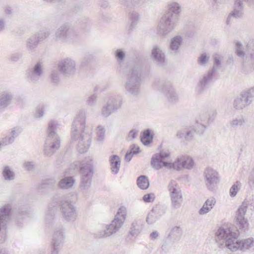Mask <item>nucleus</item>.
I'll return each instance as SVG.
<instances>
[{"mask_svg": "<svg viewBox=\"0 0 254 254\" xmlns=\"http://www.w3.org/2000/svg\"><path fill=\"white\" fill-rule=\"evenodd\" d=\"M215 241L218 247L221 250L228 249L232 252L238 250L246 251L253 245L252 238L239 241L237 239V233L232 231L230 228L220 227L215 233Z\"/></svg>", "mask_w": 254, "mask_h": 254, "instance_id": "obj_1", "label": "nucleus"}, {"mask_svg": "<svg viewBox=\"0 0 254 254\" xmlns=\"http://www.w3.org/2000/svg\"><path fill=\"white\" fill-rule=\"evenodd\" d=\"M86 119V112L84 110L79 111L73 121L71 128V139H79L77 149L80 153L86 152L91 143L90 135L85 131Z\"/></svg>", "mask_w": 254, "mask_h": 254, "instance_id": "obj_2", "label": "nucleus"}, {"mask_svg": "<svg viewBox=\"0 0 254 254\" xmlns=\"http://www.w3.org/2000/svg\"><path fill=\"white\" fill-rule=\"evenodd\" d=\"M126 76L124 87L127 94L133 97L137 96L140 92L142 73L137 66H131L127 71L123 72Z\"/></svg>", "mask_w": 254, "mask_h": 254, "instance_id": "obj_3", "label": "nucleus"}, {"mask_svg": "<svg viewBox=\"0 0 254 254\" xmlns=\"http://www.w3.org/2000/svg\"><path fill=\"white\" fill-rule=\"evenodd\" d=\"M127 215V209L124 206H121L111 223L106 226L105 229L98 232L100 238L109 237L119 231L123 226Z\"/></svg>", "mask_w": 254, "mask_h": 254, "instance_id": "obj_4", "label": "nucleus"}, {"mask_svg": "<svg viewBox=\"0 0 254 254\" xmlns=\"http://www.w3.org/2000/svg\"><path fill=\"white\" fill-rule=\"evenodd\" d=\"M79 38V34L71 23L66 22L56 30L54 34V39L57 42L64 43H72Z\"/></svg>", "mask_w": 254, "mask_h": 254, "instance_id": "obj_5", "label": "nucleus"}, {"mask_svg": "<svg viewBox=\"0 0 254 254\" xmlns=\"http://www.w3.org/2000/svg\"><path fill=\"white\" fill-rule=\"evenodd\" d=\"M59 125L54 121L49 124L47 129V137L45 141L44 152L47 156H50L60 146L59 137L56 132Z\"/></svg>", "mask_w": 254, "mask_h": 254, "instance_id": "obj_6", "label": "nucleus"}, {"mask_svg": "<svg viewBox=\"0 0 254 254\" xmlns=\"http://www.w3.org/2000/svg\"><path fill=\"white\" fill-rule=\"evenodd\" d=\"M75 166L79 168L81 174L80 189L86 192L91 185L92 178L93 175L92 163L91 160L88 159L82 162H76Z\"/></svg>", "mask_w": 254, "mask_h": 254, "instance_id": "obj_7", "label": "nucleus"}, {"mask_svg": "<svg viewBox=\"0 0 254 254\" xmlns=\"http://www.w3.org/2000/svg\"><path fill=\"white\" fill-rule=\"evenodd\" d=\"M153 86L154 89L162 92L169 102L174 103L178 100V96L170 82L156 79L154 81Z\"/></svg>", "mask_w": 254, "mask_h": 254, "instance_id": "obj_8", "label": "nucleus"}, {"mask_svg": "<svg viewBox=\"0 0 254 254\" xmlns=\"http://www.w3.org/2000/svg\"><path fill=\"white\" fill-rule=\"evenodd\" d=\"M178 22V20L173 16L164 15L158 25V34L162 36L168 35L175 29Z\"/></svg>", "mask_w": 254, "mask_h": 254, "instance_id": "obj_9", "label": "nucleus"}, {"mask_svg": "<svg viewBox=\"0 0 254 254\" xmlns=\"http://www.w3.org/2000/svg\"><path fill=\"white\" fill-rule=\"evenodd\" d=\"M248 205V201H244L236 212L237 225L239 229L241 230L246 231L249 227L248 220L245 217Z\"/></svg>", "mask_w": 254, "mask_h": 254, "instance_id": "obj_10", "label": "nucleus"}, {"mask_svg": "<svg viewBox=\"0 0 254 254\" xmlns=\"http://www.w3.org/2000/svg\"><path fill=\"white\" fill-rule=\"evenodd\" d=\"M60 203L61 210L65 220L68 222L74 221L78 216L76 207L68 201L61 200Z\"/></svg>", "mask_w": 254, "mask_h": 254, "instance_id": "obj_11", "label": "nucleus"}, {"mask_svg": "<svg viewBox=\"0 0 254 254\" xmlns=\"http://www.w3.org/2000/svg\"><path fill=\"white\" fill-rule=\"evenodd\" d=\"M76 62L70 58L62 59L58 63L59 71L65 76H70L76 72Z\"/></svg>", "mask_w": 254, "mask_h": 254, "instance_id": "obj_12", "label": "nucleus"}, {"mask_svg": "<svg viewBox=\"0 0 254 254\" xmlns=\"http://www.w3.org/2000/svg\"><path fill=\"white\" fill-rule=\"evenodd\" d=\"M244 2H248L249 4L254 2V0H235L233 10L228 15L227 19V24H229L233 18H239L242 16Z\"/></svg>", "mask_w": 254, "mask_h": 254, "instance_id": "obj_13", "label": "nucleus"}, {"mask_svg": "<svg viewBox=\"0 0 254 254\" xmlns=\"http://www.w3.org/2000/svg\"><path fill=\"white\" fill-rule=\"evenodd\" d=\"M215 74L212 70H208L206 73L199 78L198 82L196 84L195 90L198 94H203L208 88L214 79Z\"/></svg>", "mask_w": 254, "mask_h": 254, "instance_id": "obj_14", "label": "nucleus"}, {"mask_svg": "<svg viewBox=\"0 0 254 254\" xmlns=\"http://www.w3.org/2000/svg\"><path fill=\"white\" fill-rule=\"evenodd\" d=\"M44 73L42 63L38 62L27 70V77L32 83H37Z\"/></svg>", "mask_w": 254, "mask_h": 254, "instance_id": "obj_15", "label": "nucleus"}, {"mask_svg": "<svg viewBox=\"0 0 254 254\" xmlns=\"http://www.w3.org/2000/svg\"><path fill=\"white\" fill-rule=\"evenodd\" d=\"M170 152L168 150H162L158 153L154 154L151 158V166L156 170H159L165 167V163L169 162L165 161V159L170 156Z\"/></svg>", "mask_w": 254, "mask_h": 254, "instance_id": "obj_16", "label": "nucleus"}, {"mask_svg": "<svg viewBox=\"0 0 254 254\" xmlns=\"http://www.w3.org/2000/svg\"><path fill=\"white\" fill-rule=\"evenodd\" d=\"M183 44V38L180 35H176L170 40L168 47V53L177 55L180 53V48Z\"/></svg>", "mask_w": 254, "mask_h": 254, "instance_id": "obj_17", "label": "nucleus"}, {"mask_svg": "<svg viewBox=\"0 0 254 254\" xmlns=\"http://www.w3.org/2000/svg\"><path fill=\"white\" fill-rule=\"evenodd\" d=\"M151 57L157 64L163 65L165 62V55L162 48L158 45L153 47Z\"/></svg>", "mask_w": 254, "mask_h": 254, "instance_id": "obj_18", "label": "nucleus"}, {"mask_svg": "<svg viewBox=\"0 0 254 254\" xmlns=\"http://www.w3.org/2000/svg\"><path fill=\"white\" fill-rule=\"evenodd\" d=\"M204 179L206 186L210 188L218 183L219 179L218 173L212 168H207L204 172Z\"/></svg>", "mask_w": 254, "mask_h": 254, "instance_id": "obj_19", "label": "nucleus"}, {"mask_svg": "<svg viewBox=\"0 0 254 254\" xmlns=\"http://www.w3.org/2000/svg\"><path fill=\"white\" fill-rule=\"evenodd\" d=\"M115 56L118 64V70L122 72L128 70L131 66L124 67V63L126 58L125 52L122 49H118L115 52Z\"/></svg>", "mask_w": 254, "mask_h": 254, "instance_id": "obj_20", "label": "nucleus"}, {"mask_svg": "<svg viewBox=\"0 0 254 254\" xmlns=\"http://www.w3.org/2000/svg\"><path fill=\"white\" fill-rule=\"evenodd\" d=\"M11 210L10 204H5L0 208V225L6 226L10 219Z\"/></svg>", "mask_w": 254, "mask_h": 254, "instance_id": "obj_21", "label": "nucleus"}, {"mask_svg": "<svg viewBox=\"0 0 254 254\" xmlns=\"http://www.w3.org/2000/svg\"><path fill=\"white\" fill-rule=\"evenodd\" d=\"M143 229V221L141 220H135L131 224L128 237L131 239L135 238Z\"/></svg>", "mask_w": 254, "mask_h": 254, "instance_id": "obj_22", "label": "nucleus"}, {"mask_svg": "<svg viewBox=\"0 0 254 254\" xmlns=\"http://www.w3.org/2000/svg\"><path fill=\"white\" fill-rule=\"evenodd\" d=\"M181 12L180 4L176 2H171L168 4V10L164 15L173 16L179 20V15Z\"/></svg>", "mask_w": 254, "mask_h": 254, "instance_id": "obj_23", "label": "nucleus"}, {"mask_svg": "<svg viewBox=\"0 0 254 254\" xmlns=\"http://www.w3.org/2000/svg\"><path fill=\"white\" fill-rule=\"evenodd\" d=\"M234 53L242 61L243 65L246 64V60L247 56L245 48L243 44L239 41H235L234 42Z\"/></svg>", "mask_w": 254, "mask_h": 254, "instance_id": "obj_24", "label": "nucleus"}, {"mask_svg": "<svg viewBox=\"0 0 254 254\" xmlns=\"http://www.w3.org/2000/svg\"><path fill=\"white\" fill-rule=\"evenodd\" d=\"M245 123V119L242 116H236L230 119L228 127L232 129H237L243 127Z\"/></svg>", "mask_w": 254, "mask_h": 254, "instance_id": "obj_25", "label": "nucleus"}, {"mask_svg": "<svg viewBox=\"0 0 254 254\" xmlns=\"http://www.w3.org/2000/svg\"><path fill=\"white\" fill-rule=\"evenodd\" d=\"M251 104L249 100L242 93L239 97L234 100L233 107L235 109L240 110L247 107Z\"/></svg>", "mask_w": 254, "mask_h": 254, "instance_id": "obj_26", "label": "nucleus"}, {"mask_svg": "<svg viewBox=\"0 0 254 254\" xmlns=\"http://www.w3.org/2000/svg\"><path fill=\"white\" fill-rule=\"evenodd\" d=\"M216 204V200L213 197L208 198L203 203L202 207L199 210L198 214L204 215L210 212Z\"/></svg>", "mask_w": 254, "mask_h": 254, "instance_id": "obj_27", "label": "nucleus"}, {"mask_svg": "<svg viewBox=\"0 0 254 254\" xmlns=\"http://www.w3.org/2000/svg\"><path fill=\"white\" fill-rule=\"evenodd\" d=\"M65 238L63 228H57L55 229L53 236V245L59 246L63 243Z\"/></svg>", "mask_w": 254, "mask_h": 254, "instance_id": "obj_28", "label": "nucleus"}, {"mask_svg": "<svg viewBox=\"0 0 254 254\" xmlns=\"http://www.w3.org/2000/svg\"><path fill=\"white\" fill-rule=\"evenodd\" d=\"M21 132L19 127H15L12 129L10 134L3 137L1 140L4 145H8L12 143L19 134Z\"/></svg>", "mask_w": 254, "mask_h": 254, "instance_id": "obj_29", "label": "nucleus"}, {"mask_svg": "<svg viewBox=\"0 0 254 254\" xmlns=\"http://www.w3.org/2000/svg\"><path fill=\"white\" fill-rule=\"evenodd\" d=\"M13 97L12 94L7 91L0 93V109L7 107L11 102Z\"/></svg>", "mask_w": 254, "mask_h": 254, "instance_id": "obj_30", "label": "nucleus"}, {"mask_svg": "<svg viewBox=\"0 0 254 254\" xmlns=\"http://www.w3.org/2000/svg\"><path fill=\"white\" fill-rule=\"evenodd\" d=\"M194 134V129L185 128L178 131L177 136L186 141H191L193 139Z\"/></svg>", "mask_w": 254, "mask_h": 254, "instance_id": "obj_31", "label": "nucleus"}, {"mask_svg": "<svg viewBox=\"0 0 254 254\" xmlns=\"http://www.w3.org/2000/svg\"><path fill=\"white\" fill-rule=\"evenodd\" d=\"M109 162L111 166V171L114 174L118 173L120 168V158L116 155H112L109 157Z\"/></svg>", "mask_w": 254, "mask_h": 254, "instance_id": "obj_32", "label": "nucleus"}, {"mask_svg": "<svg viewBox=\"0 0 254 254\" xmlns=\"http://www.w3.org/2000/svg\"><path fill=\"white\" fill-rule=\"evenodd\" d=\"M171 206L173 210H176L181 207L183 202L182 193L170 196Z\"/></svg>", "mask_w": 254, "mask_h": 254, "instance_id": "obj_33", "label": "nucleus"}, {"mask_svg": "<svg viewBox=\"0 0 254 254\" xmlns=\"http://www.w3.org/2000/svg\"><path fill=\"white\" fill-rule=\"evenodd\" d=\"M139 15L135 11L129 13V30H133L139 21Z\"/></svg>", "mask_w": 254, "mask_h": 254, "instance_id": "obj_34", "label": "nucleus"}, {"mask_svg": "<svg viewBox=\"0 0 254 254\" xmlns=\"http://www.w3.org/2000/svg\"><path fill=\"white\" fill-rule=\"evenodd\" d=\"M57 202L53 201L48 207V210L47 211L45 215V220L48 222L54 219L55 212L57 209Z\"/></svg>", "mask_w": 254, "mask_h": 254, "instance_id": "obj_35", "label": "nucleus"}, {"mask_svg": "<svg viewBox=\"0 0 254 254\" xmlns=\"http://www.w3.org/2000/svg\"><path fill=\"white\" fill-rule=\"evenodd\" d=\"M159 208L156 207L148 213L146 218V222L148 224H153L159 219L161 215V214H159Z\"/></svg>", "mask_w": 254, "mask_h": 254, "instance_id": "obj_36", "label": "nucleus"}, {"mask_svg": "<svg viewBox=\"0 0 254 254\" xmlns=\"http://www.w3.org/2000/svg\"><path fill=\"white\" fill-rule=\"evenodd\" d=\"M165 168L168 169L181 170L183 169L182 157H178L173 163H165Z\"/></svg>", "mask_w": 254, "mask_h": 254, "instance_id": "obj_37", "label": "nucleus"}, {"mask_svg": "<svg viewBox=\"0 0 254 254\" xmlns=\"http://www.w3.org/2000/svg\"><path fill=\"white\" fill-rule=\"evenodd\" d=\"M107 103L110 105V108L113 112L120 109L122 104L120 98L113 97L110 98Z\"/></svg>", "mask_w": 254, "mask_h": 254, "instance_id": "obj_38", "label": "nucleus"}, {"mask_svg": "<svg viewBox=\"0 0 254 254\" xmlns=\"http://www.w3.org/2000/svg\"><path fill=\"white\" fill-rule=\"evenodd\" d=\"M107 103L110 105V108L113 112L120 109L122 104L120 98L113 97L110 98Z\"/></svg>", "mask_w": 254, "mask_h": 254, "instance_id": "obj_39", "label": "nucleus"}, {"mask_svg": "<svg viewBox=\"0 0 254 254\" xmlns=\"http://www.w3.org/2000/svg\"><path fill=\"white\" fill-rule=\"evenodd\" d=\"M168 190L169 191L170 196L181 193V189L179 184L174 180H171L168 185Z\"/></svg>", "mask_w": 254, "mask_h": 254, "instance_id": "obj_40", "label": "nucleus"}, {"mask_svg": "<svg viewBox=\"0 0 254 254\" xmlns=\"http://www.w3.org/2000/svg\"><path fill=\"white\" fill-rule=\"evenodd\" d=\"M75 183V180L72 177H66L62 179L59 183V187L63 189L71 188Z\"/></svg>", "mask_w": 254, "mask_h": 254, "instance_id": "obj_41", "label": "nucleus"}, {"mask_svg": "<svg viewBox=\"0 0 254 254\" xmlns=\"http://www.w3.org/2000/svg\"><path fill=\"white\" fill-rule=\"evenodd\" d=\"M39 40L34 34L29 37L26 41L27 48L28 50L33 51L37 47Z\"/></svg>", "mask_w": 254, "mask_h": 254, "instance_id": "obj_42", "label": "nucleus"}, {"mask_svg": "<svg viewBox=\"0 0 254 254\" xmlns=\"http://www.w3.org/2000/svg\"><path fill=\"white\" fill-rule=\"evenodd\" d=\"M213 58L214 59L213 66L212 68L209 70H212L213 73L215 74L217 70L221 67V63L223 60V57L218 54H215L213 56Z\"/></svg>", "mask_w": 254, "mask_h": 254, "instance_id": "obj_43", "label": "nucleus"}, {"mask_svg": "<svg viewBox=\"0 0 254 254\" xmlns=\"http://www.w3.org/2000/svg\"><path fill=\"white\" fill-rule=\"evenodd\" d=\"M138 187L142 190H146L149 186V182L147 177L142 175L139 176L137 180Z\"/></svg>", "mask_w": 254, "mask_h": 254, "instance_id": "obj_44", "label": "nucleus"}, {"mask_svg": "<svg viewBox=\"0 0 254 254\" xmlns=\"http://www.w3.org/2000/svg\"><path fill=\"white\" fill-rule=\"evenodd\" d=\"M50 30L49 28H44L36 33L34 35H36L38 40L41 42L50 36Z\"/></svg>", "mask_w": 254, "mask_h": 254, "instance_id": "obj_45", "label": "nucleus"}, {"mask_svg": "<svg viewBox=\"0 0 254 254\" xmlns=\"http://www.w3.org/2000/svg\"><path fill=\"white\" fill-rule=\"evenodd\" d=\"M183 169H191L194 166V161L192 158L188 156H182Z\"/></svg>", "mask_w": 254, "mask_h": 254, "instance_id": "obj_46", "label": "nucleus"}, {"mask_svg": "<svg viewBox=\"0 0 254 254\" xmlns=\"http://www.w3.org/2000/svg\"><path fill=\"white\" fill-rule=\"evenodd\" d=\"M105 129L104 126L99 125L96 129V139L98 141H103L105 138Z\"/></svg>", "mask_w": 254, "mask_h": 254, "instance_id": "obj_47", "label": "nucleus"}, {"mask_svg": "<svg viewBox=\"0 0 254 254\" xmlns=\"http://www.w3.org/2000/svg\"><path fill=\"white\" fill-rule=\"evenodd\" d=\"M149 0H129L128 7H142L145 6Z\"/></svg>", "mask_w": 254, "mask_h": 254, "instance_id": "obj_48", "label": "nucleus"}, {"mask_svg": "<svg viewBox=\"0 0 254 254\" xmlns=\"http://www.w3.org/2000/svg\"><path fill=\"white\" fill-rule=\"evenodd\" d=\"M2 175L5 180L11 181L14 179V173L8 166L4 167Z\"/></svg>", "mask_w": 254, "mask_h": 254, "instance_id": "obj_49", "label": "nucleus"}, {"mask_svg": "<svg viewBox=\"0 0 254 254\" xmlns=\"http://www.w3.org/2000/svg\"><path fill=\"white\" fill-rule=\"evenodd\" d=\"M182 235V230L179 226L172 228L170 233V236L174 239H179Z\"/></svg>", "mask_w": 254, "mask_h": 254, "instance_id": "obj_50", "label": "nucleus"}, {"mask_svg": "<svg viewBox=\"0 0 254 254\" xmlns=\"http://www.w3.org/2000/svg\"><path fill=\"white\" fill-rule=\"evenodd\" d=\"M210 56L209 54L206 53H202L197 59V63L201 65H204L209 61Z\"/></svg>", "mask_w": 254, "mask_h": 254, "instance_id": "obj_51", "label": "nucleus"}, {"mask_svg": "<svg viewBox=\"0 0 254 254\" xmlns=\"http://www.w3.org/2000/svg\"><path fill=\"white\" fill-rule=\"evenodd\" d=\"M240 188L241 184L238 181L236 182L230 189L229 193L230 196L232 197H235L237 195Z\"/></svg>", "mask_w": 254, "mask_h": 254, "instance_id": "obj_52", "label": "nucleus"}, {"mask_svg": "<svg viewBox=\"0 0 254 254\" xmlns=\"http://www.w3.org/2000/svg\"><path fill=\"white\" fill-rule=\"evenodd\" d=\"M113 113V111L111 110L110 108V105L107 104V103L103 106L101 109V115L105 118L108 117L110 116Z\"/></svg>", "mask_w": 254, "mask_h": 254, "instance_id": "obj_53", "label": "nucleus"}, {"mask_svg": "<svg viewBox=\"0 0 254 254\" xmlns=\"http://www.w3.org/2000/svg\"><path fill=\"white\" fill-rule=\"evenodd\" d=\"M206 128V125L204 123L199 122V120H196V125L195 127L194 132H196L198 134H202Z\"/></svg>", "mask_w": 254, "mask_h": 254, "instance_id": "obj_54", "label": "nucleus"}, {"mask_svg": "<svg viewBox=\"0 0 254 254\" xmlns=\"http://www.w3.org/2000/svg\"><path fill=\"white\" fill-rule=\"evenodd\" d=\"M209 116L210 115L208 113H201L197 120H199L200 123L206 124L211 119V117H209Z\"/></svg>", "mask_w": 254, "mask_h": 254, "instance_id": "obj_55", "label": "nucleus"}, {"mask_svg": "<svg viewBox=\"0 0 254 254\" xmlns=\"http://www.w3.org/2000/svg\"><path fill=\"white\" fill-rule=\"evenodd\" d=\"M97 95L96 94H93L90 95L86 100V104L89 106H94L97 102Z\"/></svg>", "mask_w": 254, "mask_h": 254, "instance_id": "obj_56", "label": "nucleus"}, {"mask_svg": "<svg viewBox=\"0 0 254 254\" xmlns=\"http://www.w3.org/2000/svg\"><path fill=\"white\" fill-rule=\"evenodd\" d=\"M243 94L249 100V101L252 103L253 98H254V91L252 88H250L248 90L242 92Z\"/></svg>", "mask_w": 254, "mask_h": 254, "instance_id": "obj_57", "label": "nucleus"}, {"mask_svg": "<svg viewBox=\"0 0 254 254\" xmlns=\"http://www.w3.org/2000/svg\"><path fill=\"white\" fill-rule=\"evenodd\" d=\"M6 226L0 225V244L3 243L6 240Z\"/></svg>", "mask_w": 254, "mask_h": 254, "instance_id": "obj_58", "label": "nucleus"}, {"mask_svg": "<svg viewBox=\"0 0 254 254\" xmlns=\"http://www.w3.org/2000/svg\"><path fill=\"white\" fill-rule=\"evenodd\" d=\"M22 54L20 52L13 53L10 56V61L12 62H17L22 58Z\"/></svg>", "mask_w": 254, "mask_h": 254, "instance_id": "obj_59", "label": "nucleus"}, {"mask_svg": "<svg viewBox=\"0 0 254 254\" xmlns=\"http://www.w3.org/2000/svg\"><path fill=\"white\" fill-rule=\"evenodd\" d=\"M44 113V107L43 106H39L38 107L34 113V116L36 118H40L42 117Z\"/></svg>", "mask_w": 254, "mask_h": 254, "instance_id": "obj_60", "label": "nucleus"}, {"mask_svg": "<svg viewBox=\"0 0 254 254\" xmlns=\"http://www.w3.org/2000/svg\"><path fill=\"white\" fill-rule=\"evenodd\" d=\"M137 153H138V151L134 150L133 148H131L130 151L129 152H127L125 155V161L127 162L130 161L132 157V155Z\"/></svg>", "mask_w": 254, "mask_h": 254, "instance_id": "obj_61", "label": "nucleus"}, {"mask_svg": "<svg viewBox=\"0 0 254 254\" xmlns=\"http://www.w3.org/2000/svg\"><path fill=\"white\" fill-rule=\"evenodd\" d=\"M23 167L27 170L31 171L34 169L35 164L33 162L26 161L23 163Z\"/></svg>", "mask_w": 254, "mask_h": 254, "instance_id": "obj_62", "label": "nucleus"}, {"mask_svg": "<svg viewBox=\"0 0 254 254\" xmlns=\"http://www.w3.org/2000/svg\"><path fill=\"white\" fill-rule=\"evenodd\" d=\"M155 195L153 193H148L144 195L143 197V200L146 202H150L154 200Z\"/></svg>", "mask_w": 254, "mask_h": 254, "instance_id": "obj_63", "label": "nucleus"}, {"mask_svg": "<svg viewBox=\"0 0 254 254\" xmlns=\"http://www.w3.org/2000/svg\"><path fill=\"white\" fill-rule=\"evenodd\" d=\"M51 77L54 82L59 81L60 79V73L57 70H53L51 72Z\"/></svg>", "mask_w": 254, "mask_h": 254, "instance_id": "obj_64", "label": "nucleus"}]
</instances>
